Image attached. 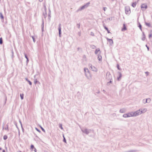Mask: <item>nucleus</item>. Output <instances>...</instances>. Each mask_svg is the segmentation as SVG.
Wrapping results in <instances>:
<instances>
[{"label": "nucleus", "instance_id": "28", "mask_svg": "<svg viewBox=\"0 0 152 152\" xmlns=\"http://www.w3.org/2000/svg\"><path fill=\"white\" fill-rule=\"evenodd\" d=\"M121 77V75H120V77H119V78H120Z\"/></svg>", "mask_w": 152, "mask_h": 152}, {"label": "nucleus", "instance_id": "21", "mask_svg": "<svg viewBox=\"0 0 152 152\" xmlns=\"http://www.w3.org/2000/svg\"><path fill=\"white\" fill-rule=\"evenodd\" d=\"M0 17L2 19H3L4 17L2 14H1Z\"/></svg>", "mask_w": 152, "mask_h": 152}, {"label": "nucleus", "instance_id": "16", "mask_svg": "<svg viewBox=\"0 0 152 152\" xmlns=\"http://www.w3.org/2000/svg\"><path fill=\"white\" fill-rule=\"evenodd\" d=\"M108 41L109 42H111L112 43H113V41L111 39H108Z\"/></svg>", "mask_w": 152, "mask_h": 152}, {"label": "nucleus", "instance_id": "23", "mask_svg": "<svg viewBox=\"0 0 152 152\" xmlns=\"http://www.w3.org/2000/svg\"><path fill=\"white\" fill-rule=\"evenodd\" d=\"M41 128L43 131L45 132L44 129L42 127H41Z\"/></svg>", "mask_w": 152, "mask_h": 152}, {"label": "nucleus", "instance_id": "6", "mask_svg": "<svg viewBox=\"0 0 152 152\" xmlns=\"http://www.w3.org/2000/svg\"><path fill=\"white\" fill-rule=\"evenodd\" d=\"M31 151H33V149H34V151L35 152H36V151H37L36 149L34 148V146L33 145H31Z\"/></svg>", "mask_w": 152, "mask_h": 152}, {"label": "nucleus", "instance_id": "25", "mask_svg": "<svg viewBox=\"0 0 152 152\" xmlns=\"http://www.w3.org/2000/svg\"><path fill=\"white\" fill-rule=\"evenodd\" d=\"M106 9V7L104 8V11H105V10Z\"/></svg>", "mask_w": 152, "mask_h": 152}, {"label": "nucleus", "instance_id": "29", "mask_svg": "<svg viewBox=\"0 0 152 152\" xmlns=\"http://www.w3.org/2000/svg\"><path fill=\"white\" fill-rule=\"evenodd\" d=\"M59 34L60 35L61 34V31H59Z\"/></svg>", "mask_w": 152, "mask_h": 152}, {"label": "nucleus", "instance_id": "12", "mask_svg": "<svg viewBox=\"0 0 152 152\" xmlns=\"http://www.w3.org/2000/svg\"><path fill=\"white\" fill-rule=\"evenodd\" d=\"M98 59L99 61L101 60H102V56H98Z\"/></svg>", "mask_w": 152, "mask_h": 152}, {"label": "nucleus", "instance_id": "1", "mask_svg": "<svg viewBox=\"0 0 152 152\" xmlns=\"http://www.w3.org/2000/svg\"><path fill=\"white\" fill-rule=\"evenodd\" d=\"M147 111L146 109H144L141 110H139L136 112H132L133 117L137 116L142 113H145Z\"/></svg>", "mask_w": 152, "mask_h": 152}, {"label": "nucleus", "instance_id": "15", "mask_svg": "<svg viewBox=\"0 0 152 152\" xmlns=\"http://www.w3.org/2000/svg\"><path fill=\"white\" fill-rule=\"evenodd\" d=\"M2 42H3V41H2V38H0V44H2Z\"/></svg>", "mask_w": 152, "mask_h": 152}, {"label": "nucleus", "instance_id": "3", "mask_svg": "<svg viewBox=\"0 0 152 152\" xmlns=\"http://www.w3.org/2000/svg\"><path fill=\"white\" fill-rule=\"evenodd\" d=\"M86 75L88 77H91L90 74L89 72L88 71V69H87L85 68L84 69Z\"/></svg>", "mask_w": 152, "mask_h": 152}, {"label": "nucleus", "instance_id": "34", "mask_svg": "<svg viewBox=\"0 0 152 152\" xmlns=\"http://www.w3.org/2000/svg\"><path fill=\"white\" fill-rule=\"evenodd\" d=\"M1 150V148H0V150Z\"/></svg>", "mask_w": 152, "mask_h": 152}, {"label": "nucleus", "instance_id": "18", "mask_svg": "<svg viewBox=\"0 0 152 152\" xmlns=\"http://www.w3.org/2000/svg\"><path fill=\"white\" fill-rule=\"evenodd\" d=\"M59 127L61 128V129H63V127L62 126V125L61 124H60L59 125Z\"/></svg>", "mask_w": 152, "mask_h": 152}, {"label": "nucleus", "instance_id": "31", "mask_svg": "<svg viewBox=\"0 0 152 152\" xmlns=\"http://www.w3.org/2000/svg\"><path fill=\"white\" fill-rule=\"evenodd\" d=\"M110 74V73L109 72H107V74Z\"/></svg>", "mask_w": 152, "mask_h": 152}, {"label": "nucleus", "instance_id": "22", "mask_svg": "<svg viewBox=\"0 0 152 152\" xmlns=\"http://www.w3.org/2000/svg\"><path fill=\"white\" fill-rule=\"evenodd\" d=\"M28 83H29V84L30 85H31V84H32V83H31V81H28Z\"/></svg>", "mask_w": 152, "mask_h": 152}, {"label": "nucleus", "instance_id": "35", "mask_svg": "<svg viewBox=\"0 0 152 152\" xmlns=\"http://www.w3.org/2000/svg\"><path fill=\"white\" fill-rule=\"evenodd\" d=\"M19 152H21V151H20Z\"/></svg>", "mask_w": 152, "mask_h": 152}, {"label": "nucleus", "instance_id": "30", "mask_svg": "<svg viewBox=\"0 0 152 152\" xmlns=\"http://www.w3.org/2000/svg\"><path fill=\"white\" fill-rule=\"evenodd\" d=\"M140 29H141V26H140Z\"/></svg>", "mask_w": 152, "mask_h": 152}, {"label": "nucleus", "instance_id": "26", "mask_svg": "<svg viewBox=\"0 0 152 152\" xmlns=\"http://www.w3.org/2000/svg\"><path fill=\"white\" fill-rule=\"evenodd\" d=\"M151 37V34H150V35H149V37Z\"/></svg>", "mask_w": 152, "mask_h": 152}, {"label": "nucleus", "instance_id": "32", "mask_svg": "<svg viewBox=\"0 0 152 152\" xmlns=\"http://www.w3.org/2000/svg\"><path fill=\"white\" fill-rule=\"evenodd\" d=\"M145 39V38H143V40H144Z\"/></svg>", "mask_w": 152, "mask_h": 152}, {"label": "nucleus", "instance_id": "33", "mask_svg": "<svg viewBox=\"0 0 152 152\" xmlns=\"http://www.w3.org/2000/svg\"><path fill=\"white\" fill-rule=\"evenodd\" d=\"M147 48H148V50H149V48H148V47H147Z\"/></svg>", "mask_w": 152, "mask_h": 152}, {"label": "nucleus", "instance_id": "4", "mask_svg": "<svg viewBox=\"0 0 152 152\" xmlns=\"http://www.w3.org/2000/svg\"><path fill=\"white\" fill-rule=\"evenodd\" d=\"M147 8V6L146 4H142L141 5V8L143 10H145Z\"/></svg>", "mask_w": 152, "mask_h": 152}, {"label": "nucleus", "instance_id": "27", "mask_svg": "<svg viewBox=\"0 0 152 152\" xmlns=\"http://www.w3.org/2000/svg\"><path fill=\"white\" fill-rule=\"evenodd\" d=\"M3 152H5V151L4 150H3L2 151Z\"/></svg>", "mask_w": 152, "mask_h": 152}, {"label": "nucleus", "instance_id": "2", "mask_svg": "<svg viewBox=\"0 0 152 152\" xmlns=\"http://www.w3.org/2000/svg\"><path fill=\"white\" fill-rule=\"evenodd\" d=\"M123 117L124 118H127L130 117H133L132 112L128 113L123 115Z\"/></svg>", "mask_w": 152, "mask_h": 152}, {"label": "nucleus", "instance_id": "9", "mask_svg": "<svg viewBox=\"0 0 152 152\" xmlns=\"http://www.w3.org/2000/svg\"><path fill=\"white\" fill-rule=\"evenodd\" d=\"M99 52H100V50L99 49H96L95 51L96 54H97Z\"/></svg>", "mask_w": 152, "mask_h": 152}, {"label": "nucleus", "instance_id": "19", "mask_svg": "<svg viewBox=\"0 0 152 152\" xmlns=\"http://www.w3.org/2000/svg\"><path fill=\"white\" fill-rule=\"evenodd\" d=\"M86 6V5H84V6H82L81 8V9H83Z\"/></svg>", "mask_w": 152, "mask_h": 152}, {"label": "nucleus", "instance_id": "13", "mask_svg": "<svg viewBox=\"0 0 152 152\" xmlns=\"http://www.w3.org/2000/svg\"><path fill=\"white\" fill-rule=\"evenodd\" d=\"M23 96H24V95L23 94H20V96L21 98L22 99H23Z\"/></svg>", "mask_w": 152, "mask_h": 152}, {"label": "nucleus", "instance_id": "24", "mask_svg": "<svg viewBox=\"0 0 152 152\" xmlns=\"http://www.w3.org/2000/svg\"><path fill=\"white\" fill-rule=\"evenodd\" d=\"M64 142H66V140H65V139L64 137Z\"/></svg>", "mask_w": 152, "mask_h": 152}, {"label": "nucleus", "instance_id": "11", "mask_svg": "<svg viewBox=\"0 0 152 152\" xmlns=\"http://www.w3.org/2000/svg\"><path fill=\"white\" fill-rule=\"evenodd\" d=\"M91 67L92 70L94 71L96 69L95 67L94 66H91Z\"/></svg>", "mask_w": 152, "mask_h": 152}, {"label": "nucleus", "instance_id": "10", "mask_svg": "<svg viewBox=\"0 0 152 152\" xmlns=\"http://www.w3.org/2000/svg\"><path fill=\"white\" fill-rule=\"evenodd\" d=\"M104 28L107 31L108 33H110V31L105 26H104Z\"/></svg>", "mask_w": 152, "mask_h": 152}, {"label": "nucleus", "instance_id": "8", "mask_svg": "<svg viewBox=\"0 0 152 152\" xmlns=\"http://www.w3.org/2000/svg\"><path fill=\"white\" fill-rule=\"evenodd\" d=\"M136 4H137L136 2H134L132 3V6L133 7H135V6L136 5Z\"/></svg>", "mask_w": 152, "mask_h": 152}, {"label": "nucleus", "instance_id": "14", "mask_svg": "<svg viewBox=\"0 0 152 152\" xmlns=\"http://www.w3.org/2000/svg\"><path fill=\"white\" fill-rule=\"evenodd\" d=\"M7 136L6 135H4L3 137V138L4 140H6V139H7Z\"/></svg>", "mask_w": 152, "mask_h": 152}, {"label": "nucleus", "instance_id": "7", "mask_svg": "<svg viewBox=\"0 0 152 152\" xmlns=\"http://www.w3.org/2000/svg\"><path fill=\"white\" fill-rule=\"evenodd\" d=\"M127 30V28H126V26L125 24H123V27L121 29V31H124Z\"/></svg>", "mask_w": 152, "mask_h": 152}, {"label": "nucleus", "instance_id": "17", "mask_svg": "<svg viewBox=\"0 0 152 152\" xmlns=\"http://www.w3.org/2000/svg\"><path fill=\"white\" fill-rule=\"evenodd\" d=\"M61 26H59V28H58L59 31H61Z\"/></svg>", "mask_w": 152, "mask_h": 152}, {"label": "nucleus", "instance_id": "5", "mask_svg": "<svg viewBox=\"0 0 152 152\" xmlns=\"http://www.w3.org/2000/svg\"><path fill=\"white\" fill-rule=\"evenodd\" d=\"M130 12V9L129 8H126L125 12L126 14L129 13Z\"/></svg>", "mask_w": 152, "mask_h": 152}, {"label": "nucleus", "instance_id": "20", "mask_svg": "<svg viewBox=\"0 0 152 152\" xmlns=\"http://www.w3.org/2000/svg\"><path fill=\"white\" fill-rule=\"evenodd\" d=\"M25 58L27 59V61H28V58L26 54H25Z\"/></svg>", "mask_w": 152, "mask_h": 152}]
</instances>
